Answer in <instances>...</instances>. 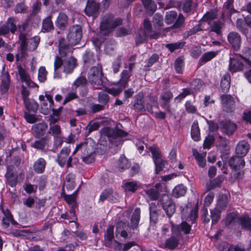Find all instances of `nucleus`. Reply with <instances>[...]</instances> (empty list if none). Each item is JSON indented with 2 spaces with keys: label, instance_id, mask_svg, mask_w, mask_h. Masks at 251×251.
<instances>
[{
  "label": "nucleus",
  "instance_id": "obj_45",
  "mask_svg": "<svg viewBox=\"0 0 251 251\" xmlns=\"http://www.w3.org/2000/svg\"><path fill=\"white\" fill-rule=\"evenodd\" d=\"M187 188L183 184H179L176 186L173 190V195L176 198L183 196L186 192Z\"/></svg>",
  "mask_w": 251,
  "mask_h": 251
},
{
  "label": "nucleus",
  "instance_id": "obj_25",
  "mask_svg": "<svg viewBox=\"0 0 251 251\" xmlns=\"http://www.w3.org/2000/svg\"><path fill=\"white\" fill-rule=\"evenodd\" d=\"M140 209L136 208L130 219L129 228L133 230L137 229L140 220Z\"/></svg>",
  "mask_w": 251,
  "mask_h": 251
},
{
  "label": "nucleus",
  "instance_id": "obj_13",
  "mask_svg": "<svg viewBox=\"0 0 251 251\" xmlns=\"http://www.w3.org/2000/svg\"><path fill=\"white\" fill-rule=\"evenodd\" d=\"M173 97V93L170 91H167L163 93L160 98L161 106L171 115L173 112L171 109L170 100Z\"/></svg>",
  "mask_w": 251,
  "mask_h": 251
},
{
  "label": "nucleus",
  "instance_id": "obj_40",
  "mask_svg": "<svg viewBox=\"0 0 251 251\" xmlns=\"http://www.w3.org/2000/svg\"><path fill=\"white\" fill-rule=\"evenodd\" d=\"M130 164L124 155H122L117 161V168L120 171H123L129 167Z\"/></svg>",
  "mask_w": 251,
  "mask_h": 251
},
{
  "label": "nucleus",
  "instance_id": "obj_63",
  "mask_svg": "<svg viewBox=\"0 0 251 251\" xmlns=\"http://www.w3.org/2000/svg\"><path fill=\"white\" fill-rule=\"evenodd\" d=\"M61 129L60 126L58 125L51 126L50 127L48 133L51 134L53 137L61 135Z\"/></svg>",
  "mask_w": 251,
  "mask_h": 251
},
{
  "label": "nucleus",
  "instance_id": "obj_42",
  "mask_svg": "<svg viewBox=\"0 0 251 251\" xmlns=\"http://www.w3.org/2000/svg\"><path fill=\"white\" fill-rule=\"evenodd\" d=\"M17 21L14 17L9 18L4 25L7 26L8 31L12 34H14L17 30V26L16 25Z\"/></svg>",
  "mask_w": 251,
  "mask_h": 251
},
{
  "label": "nucleus",
  "instance_id": "obj_54",
  "mask_svg": "<svg viewBox=\"0 0 251 251\" xmlns=\"http://www.w3.org/2000/svg\"><path fill=\"white\" fill-rule=\"evenodd\" d=\"M228 144L229 141L226 138L220 135H218L216 141V146L218 148L224 149L227 146Z\"/></svg>",
  "mask_w": 251,
  "mask_h": 251
},
{
  "label": "nucleus",
  "instance_id": "obj_51",
  "mask_svg": "<svg viewBox=\"0 0 251 251\" xmlns=\"http://www.w3.org/2000/svg\"><path fill=\"white\" fill-rule=\"evenodd\" d=\"M152 23L155 28H161L164 25L163 16L160 14H155L153 17Z\"/></svg>",
  "mask_w": 251,
  "mask_h": 251
},
{
  "label": "nucleus",
  "instance_id": "obj_36",
  "mask_svg": "<svg viewBox=\"0 0 251 251\" xmlns=\"http://www.w3.org/2000/svg\"><path fill=\"white\" fill-rule=\"evenodd\" d=\"M114 239V226H110L104 234V244L106 246H110L111 242Z\"/></svg>",
  "mask_w": 251,
  "mask_h": 251
},
{
  "label": "nucleus",
  "instance_id": "obj_31",
  "mask_svg": "<svg viewBox=\"0 0 251 251\" xmlns=\"http://www.w3.org/2000/svg\"><path fill=\"white\" fill-rule=\"evenodd\" d=\"M51 15H49L43 20L42 26V32H48L54 29V25L51 21Z\"/></svg>",
  "mask_w": 251,
  "mask_h": 251
},
{
  "label": "nucleus",
  "instance_id": "obj_20",
  "mask_svg": "<svg viewBox=\"0 0 251 251\" xmlns=\"http://www.w3.org/2000/svg\"><path fill=\"white\" fill-rule=\"evenodd\" d=\"M76 65V59L71 56L63 60V72L66 74L71 73Z\"/></svg>",
  "mask_w": 251,
  "mask_h": 251
},
{
  "label": "nucleus",
  "instance_id": "obj_57",
  "mask_svg": "<svg viewBox=\"0 0 251 251\" xmlns=\"http://www.w3.org/2000/svg\"><path fill=\"white\" fill-rule=\"evenodd\" d=\"M236 27L237 29L243 34H247L248 29L247 27L246 19L244 20L242 19H238L236 21Z\"/></svg>",
  "mask_w": 251,
  "mask_h": 251
},
{
  "label": "nucleus",
  "instance_id": "obj_60",
  "mask_svg": "<svg viewBox=\"0 0 251 251\" xmlns=\"http://www.w3.org/2000/svg\"><path fill=\"white\" fill-rule=\"evenodd\" d=\"M109 97L105 92H100L99 93L98 96V100L100 104L105 106L108 102Z\"/></svg>",
  "mask_w": 251,
  "mask_h": 251
},
{
  "label": "nucleus",
  "instance_id": "obj_56",
  "mask_svg": "<svg viewBox=\"0 0 251 251\" xmlns=\"http://www.w3.org/2000/svg\"><path fill=\"white\" fill-rule=\"evenodd\" d=\"M222 182V178L220 177H217L206 185V189L208 191H210L216 187H219L221 186Z\"/></svg>",
  "mask_w": 251,
  "mask_h": 251
},
{
  "label": "nucleus",
  "instance_id": "obj_55",
  "mask_svg": "<svg viewBox=\"0 0 251 251\" xmlns=\"http://www.w3.org/2000/svg\"><path fill=\"white\" fill-rule=\"evenodd\" d=\"M185 43V42L179 41L174 43L167 44L165 45V47L172 52L176 50L182 48Z\"/></svg>",
  "mask_w": 251,
  "mask_h": 251
},
{
  "label": "nucleus",
  "instance_id": "obj_18",
  "mask_svg": "<svg viewBox=\"0 0 251 251\" xmlns=\"http://www.w3.org/2000/svg\"><path fill=\"white\" fill-rule=\"evenodd\" d=\"M228 165L232 170H242L245 165V162L243 157L236 155L231 157L228 161Z\"/></svg>",
  "mask_w": 251,
  "mask_h": 251
},
{
  "label": "nucleus",
  "instance_id": "obj_53",
  "mask_svg": "<svg viewBox=\"0 0 251 251\" xmlns=\"http://www.w3.org/2000/svg\"><path fill=\"white\" fill-rule=\"evenodd\" d=\"M228 203V197L225 194H222L219 196L218 202L216 207L220 209L224 210Z\"/></svg>",
  "mask_w": 251,
  "mask_h": 251
},
{
  "label": "nucleus",
  "instance_id": "obj_39",
  "mask_svg": "<svg viewBox=\"0 0 251 251\" xmlns=\"http://www.w3.org/2000/svg\"><path fill=\"white\" fill-rule=\"evenodd\" d=\"M96 56L90 50H86L83 56V60L85 64L91 65L96 61Z\"/></svg>",
  "mask_w": 251,
  "mask_h": 251
},
{
  "label": "nucleus",
  "instance_id": "obj_11",
  "mask_svg": "<svg viewBox=\"0 0 251 251\" xmlns=\"http://www.w3.org/2000/svg\"><path fill=\"white\" fill-rule=\"evenodd\" d=\"M50 139V137L49 136H45L31 143V147L45 152L50 151L49 149L51 144Z\"/></svg>",
  "mask_w": 251,
  "mask_h": 251
},
{
  "label": "nucleus",
  "instance_id": "obj_37",
  "mask_svg": "<svg viewBox=\"0 0 251 251\" xmlns=\"http://www.w3.org/2000/svg\"><path fill=\"white\" fill-rule=\"evenodd\" d=\"M191 135L194 141H198L200 140V130L197 121H194L192 125Z\"/></svg>",
  "mask_w": 251,
  "mask_h": 251
},
{
  "label": "nucleus",
  "instance_id": "obj_5",
  "mask_svg": "<svg viewBox=\"0 0 251 251\" xmlns=\"http://www.w3.org/2000/svg\"><path fill=\"white\" fill-rule=\"evenodd\" d=\"M29 91L27 88L22 85L21 86V94L25 108L28 111L35 112L38 110L39 105L34 100L29 98Z\"/></svg>",
  "mask_w": 251,
  "mask_h": 251
},
{
  "label": "nucleus",
  "instance_id": "obj_4",
  "mask_svg": "<svg viewBox=\"0 0 251 251\" xmlns=\"http://www.w3.org/2000/svg\"><path fill=\"white\" fill-rule=\"evenodd\" d=\"M165 22L168 25L174 23L172 28H179L184 27L185 18L182 14L177 16L176 12L171 11L166 12Z\"/></svg>",
  "mask_w": 251,
  "mask_h": 251
},
{
  "label": "nucleus",
  "instance_id": "obj_44",
  "mask_svg": "<svg viewBox=\"0 0 251 251\" xmlns=\"http://www.w3.org/2000/svg\"><path fill=\"white\" fill-rule=\"evenodd\" d=\"M63 66V61L58 56H56L54 62V76L55 78H59L61 77V75L59 71V69L62 67Z\"/></svg>",
  "mask_w": 251,
  "mask_h": 251
},
{
  "label": "nucleus",
  "instance_id": "obj_6",
  "mask_svg": "<svg viewBox=\"0 0 251 251\" xmlns=\"http://www.w3.org/2000/svg\"><path fill=\"white\" fill-rule=\"evenodd\" d=\"M150 151L152 154L155 165L156 173L158 174L165 167L166 162L162 158L161 151L158 148L154 146H151L150 148Z\"/></svg>",
  "mask_w": 251,
  "mask_h": 251
},
{
  "label": "nucleus",
  "instance_id": "obj_14",
  "mask_svg": "<svg viewBox=\"0 0 251 251\" xmlns=\"http://www.w3.org/2000/svg\"><path fill=\"white\" fill-rule=\"evenodd\" d=\"M237 127L235 123L229 120H224L220 123V128L221 131L228 136L233 135Z\"/></svg>",
  "mask_w": 251,
  "mask_h": 251
},
{
  "label": "nucleus",
  "instance_id": "obj_35",
  "mask_svg": "<svg viewBox=\"0 0 251 251\" xmlns=\"http://www.w3.org/2000/svg\"><path fill=\"white\" fill-rule=\"evenodd\" d=\"M179 243V238L172 235L169 238L166 239L165 246L170 250H174L178 246Z\"/></svg>",
  "mask_w": 251,
  "mask_h": 251
},
{
  "label": "nucleus",
  "instance_id": "obj_19",
  "mask_svg": "<svg viewBox=\"0 0 251 251\" xmlns=\"http://www.w3.org/2000/svg\"><path fill=\"white\" fill-rule=\"evenodd\" d=\"M144 95L143 92L138 93L134 97L133 107L134 109L138 111H144L146 110Z\"/></svg>",
  "mask_w": 251,
  "mask_h": 251
},
{
  "label": "nucleus",
  "instance_id": "obj_17",
  "mask_svg": "<svg viewBox=\"0 0 251 251\" xmlns=\"http://www.w3.org/2000/svg\"><path fill=\"white\" fill-rule=\"evenodd\" d=\"M227 40L234 50H239L241 45V37L236 32H230L227 36Z\"/></svg>",
  "mask_w": 251,
  "mask_h": 251
},
{
  "label": "nucleus",
  "instance_id": "obj_61",
  "mask_svg": "<svg viewBox=\"0 0 251 251\" xmlns=\"http://www.w3.org/2000/svg\"><path fill=\"white\" fill-rule=\"evenodd\" d=\"M138 186L136 182H127L125 184L124 188L125 191L134 193L138 189Z\"/></svg>",
  "mask_w": 251,
  "mask_h": 251
},
{
  "label": "nucleus",
  "instance_id": "obj_62",
  "mask_svg": "<svg viewBox=\"0 0 251 251\" xmlns=\"http://www.w3.org/2000/svg\"><path fill=\"white\" fill-rule=\"evenodd\" d=\"M28 10V7L25 5L24 2H21L16 4L14 9L15 13H26Z\"/></svg>",
  "mask_w": 251,
  "mask_h": 251
},
{
  "label": "nucleus",
  "instance_id": "obj_34",
  "mask_svg": "<svg viewBox=\"0 0 251 251\" xmlns=\"http://www.w3.org/2000/svg\"><path fill=\"white\" fill-rule=\"evenodd\" d=\"M113 190L111 188L104 189L100 195L99 201L101 202H103L106 200L113 201Z\"/></svg>",
  "mask_w": 251,
  "mask_h": 251
},
{
  "label": "nucleus",
  "instance_id": "obj_12",
  "mask_svg": "<svg viewBox=\"0 0 251 251\" xmlns=\"http://www.w3.org/2000/svg\"><path fill=\"white\" fill-rule=\"evenodd\" d=\"M59 42V53L60 57H66L72 56L73 51V48L70 46L66 44L65 39L63 38H60L58 40Z\"/></svg>",
  "mask_w": 251,
  "mask_h": 251
},
{
  "label": "nucleus",
  "instance_id": "obj_27",
  "mask_svg": "<svg viewBox=\"0 0 251 251\" xmlns=\"http://www.w3.org/2000/svg\"><path fill=\"white\" fill-rule=\"evenodd\" d=\"M160 186V183H157L154 187L145 191L146 194L151 200L155 201L158 199L160 194L159 188Z\"/></svg>",
  "mask_w": 251,
  "mask_h": 251
},
{
  "label": "nucleus",
  "instance_id": "obj_64",
  "mask_svg": "<svg viewBox=\"0 0 251 251\" xmlns=\"http://www.w3.org/2000/svg\"><path fill=\"white\" fill-rule=\"evenodd\" d=\"M48 72L45 67H40L38 70V78L41 82H44L47 79Z\"/></svg>",
  "mask_w": 251,
  "mask_h": 251
},
{
  "label": "nucleus",
  "instance_id": "obj_16",
  "mask_svg": "<svg viewBox=\"0 0 251 251\" xmlns=\"http://www.w3.org/2000/svg\"><path fill=\"white\" fill-rule=\"evenodd\" d=\"M48 125L45 122L33 125L31 128L33 136L37 138L45 135L48 129Z\"/></svg>",
  "mask_w": 251,
  "mask_h": 251
},
{
  "label": "nucleus",
  "instance_id": "obj_10",
  "mask_svg": "<svg viewBox=\"0 0 251 251\" xmlns=\"http://www.w3.org/2000/svg\"><path fill=\"white\" fill-rule=\"evenodd\" d=\"M71 149L69 147H64L57 155L56 161L59 165L63 167L66 164L67 168L72 167V158L70 156Z\"/></svg>",
  "mask_w": 251,
  "mask_h": 251
},
{
  "label": "nucleus",
  "instance_id": "obj_24",
  "mask_svg": "<svg viewBox=\"0 0 251 251\" xmlns=\"http://www.w3.org/2000/svg\"><path fill=\"white\" fill-rule=\"evenodd\" d=\"M56 26L60 29L66 28L68 24V17L64 12H60L55 22Z\"/></svg>",
  "mask_w": 251,
  "mask_h": 251
},
{
  "label": "nucleus",
  "instance_id": "obj_21",
  "mask_svg": "<svg viewBox=\"0 0 251 251\" xmlns=\"http://www.w3.org/2000/svg\"><path fill=\"white\" fill-rule=\"evenodd\" d=\"M100 4L94 1L88 0L84 12L88 16H92L99 12Z\"/></svg>",
  "mask_w": 251,
  "mask_h": 251
},
{
  "label": "nucleus",
  "instance_id": "obj_28",
  "mask_svg": "<svg viewBox=\"0 0 251 251\" xmlns=\"http://www.w3.org/2000/svg\"><path fill=\"white\" fill-rule=\"evenodd\" d=\"M46 164V161L43 158H39L34 163V171L37 174L43 173L45 170Z\"/></svg>",
  "mask_w": 251,
  "mask_h": 251
},
{
  "label": "nucleus",
  "instance_id": "obj_1",
  "mask_svg": "<svg viewBox=\"0 0 251 251\" xmlns=\"http://www.w3.org/2000/svg\"><path fill=\"white\" fill-rule=\"evenodd\" d=\"M100 138L99 141L101 145L104 146L107 145L106 138H108L110 143L117 147L122 142L121 138L126 137L128 135L126 132L118 127L113 128L109 127H104L100 130Z\"/></svg>",
  "mask_w": 251,
  "mask_h": 251
},
{
  "label": "nucleus",
  "instance_id": "obj_52",
  "mask_svg": "<svg viewBox=\"0 0 251 251\" xmlns=\"http://www.w3.org/2000/svg\"><path fill=\"white\" fill-rule=\"evenodd\" d=\"M223 210L216 207L212 210H211L210 217L212 219V225H215L219 220L221 217V212Z\"/></svg>",
  "mask_w": 251,
  "mask_h": 251
},
{
  "label": "nucleus",
  "instance_id": "obj_22",
  "mask_svg": "<svg viewBox=\"0 0 251 251\" xmlns=\"http://www.w3.org/2000/svg\"><path fill=\"white\" fill-rule=\"evenodd\" d=\"M244 68V64L238 59L236 58H230L228 70L231 73L242 71Z\"/></svg>",
  "mask_w": 251,
  "mask_h": 251
},
{
  "label": "nucleus",
  "instance_id": "obj_9",
  "mask_svg": "<svg viewBox=\"0 0 251 251\" xmlns=\"http://www.w3.org/2000/svg\"><path fill=\"white\" fill-rule=\"evenodd\" d=\"M159 202L169 217H171L176 211V205L171 198L166 194L162 195Z\"/></svg>",
  "mask_w": 251,
  "mask_h": 251
},
{
  "label": "nucleus",
  "instance_id": "obj_48",
  "mask_svg": "<svg viewBox=\"0 0 251 251\" xmlns=\"http://www.w3.org/2000/svg\"><path fill=\"white\" fill-rule=\"evenodd\" d=\"M79 151L81 152L83 155H88V154L94 152L93 148L88 145V142L84 141L83 143L79 144Z\"/></svg>",
  "mask_w": 251,
  "mask_h": 251
},
{
  "label": "nucleus",
  "instance_id": "obj_49",
  "mask_svg": "<svg viewBox=\"0 0 251 251\" xmlns=\"http://www.w3.org/2000/svg\"><path fill=\"white\" fill-rule=\"evenodd\" d=\"M42 3L40 1H36L34 2L31 7V12L28 16L27 20L29 21L30 19L33 17L36 16L41 11Z\"/></svg>",
  "mask_w": 251,
  "mask_h": 251
},
{
  "label": "nucleus",
  "instance_id": "obj_3",
  "mask_svg": "<svg viewBox=\"0 0 251 251\" xmlns=\"http://www.w3.org/2000/svg\"><path fill=\"white\" fill-rule=\"evenodd\" d=\"M103 73L102 67L100 64L90 68L88 73V81L97 89H100L103 85Z\"/></svg>",
  "mask_w": 251,
  "mask_h": 251
},
{
  "label": "nucleus",
  "instance_id": "obj_33",
  "mask_svg": "<svg viewBox=\"0 0 251 251\" xmlns=\"http://www.w3.org/2000/svg\"><path fill=\"white\" fill-rule=\"evenodd\" d=\"M230 86V76L229 73H226L222 77L221 87L223 92H227Z\"/></svg>",
  "mask_w": 251,
  "mask_h": 251
},
{
  "label": "nucleus",
  "instance_id": "obj_8",
  "mask_svg": "<svg viewBox=\"0 0 251 251\" xmlns=\"http://www.w3.org/2000/svg\"><path fill=\"white\" fill-rule=\"evenodd\" d=\"M221 103L223 111L232 113L235 110V101L230 95L223 94L220 96Z\"/></svg>",
  "mask_w": 251,
  "mask_h": 251
},
{
  "label": "nucleus",
  "instance_id": "obj_59",
  "mask_svg": "<svg viewBox=\"0 0 251 251\" xmlns=\"http://www.w3.org/2000/svg\"><path fill=\"white\" fill-rule=\"evenodd\" d=\"M24 117L25 121L30 124H34L40 121L38 117L27 111L24 112Z\"/></svg>",
  "mask_w": 251,
  "mask_h": 251
},
{
  "label": "nucleus",
  "instance_id": "obj_23",
  "mask_svg": "<svg viewBox=\"0 0 251 251\" xmlns=\"http://www.w3.org/2000/svg\"><path fill=\"white\" fill-rule=\"evenodd\" d=\"M250 149V145L246 141H241L236 145L235 148L236 153L240 157L245 156Z\"/></svg>",
  "mask_w": 251,
  "mask_h": 251
},
{
  "label": "nucleus",
  "instance_id": "obj_29",
  "mask_svg": "<svg viewBox=\"0 0 251 251\" xmlns=\"http://www.w3.org/2000/svg\"><path fill=\"white\" fill-rule=\"evenodd\" d=\"M20 45L19 50L21 53V57H25L27 50V35L26 34L19 35Z\"/></svg>",
  "mask_w": 251,
  "mask_h": 251
},
{
  "label": "nucleus",
  "instance_id": "obj_46",
  "mask_svg": "<svg viewBox=\"0 0 251 251\" xmlns=\"http://www.w3.org/2000/svg\"><path fill=\"white\" fill-rule=\"evenodd\" d=\"M142 2L148 13L152 14L155 11L157 6L152 0H142Z\"/></svg>",
  "mask_w": 251,
  "mask_h": 251
},
{
  "label": "nucleus",
  "instance_id": "obj_43",
  "mask_svg": "<svg viewBox=\"0 0 251 251\" xmlns=\"http://www.w3.org/2000/svg\"><path fill=\"white\" fill-rule=\"evenodd\" d=\"M217 51H210L204 53L199 60L200 65H202L206 62L210 61L217 54Z\"/></svg>",
  "mask_w": 251,
  "mask_h": 251
},
{
  "label": "nucleus",
  "instance_id": "obj_2",
  "mask_svg": "<svg viewBox=\"0 0 251 251\" xmlns=\"http://www.w3.org/2000/svg\"><path fill=\"white\" fill-rule=\"evenodd\" d=\"M122 23L123 20L121 18H114V15L111 14H106L101 20L100 26V31L105 35H108Z\"/></svg>",
  "mask_w": 251,
  "mask_h": 251
},
{
  "label": "nucleus",
  "instance_id": "obj_47",
  "mask_svg": "<svg viewBox=\"0 0 251 251\" xmlns=\"http://www.w3.org/2000/svg\"><path fill=\"white\" fill-rule=\"evenodd\" d=\"M131 75L127 71L124 70L121 74V78L118 83L123 88H126L129 81L130 77Z\"/></svg>",
  "mask_w": 251,
  "mask_h": 251
},
{
  "label": "nucleus",
  "instance_id": "obj_30",
  "mask_svg": "<svg viewBox=\"0 0 251 251\" xmlns=\"http://www.w3.org/2000/svg\"><path fill=\"white\" fill-rule=\"evenodd\" d=\"M2 82L0 85V90L2 93H6L9 89L10 83V76L6 72L2 75Z\"/></svg>",
  "mask_w": 251,
  "mask_h": 251
},
{
  "label": "nucleus",
  "instance_id": "obj_50",
  "mask_svg": "<svg viewBox=\"0 0 251 251\" xmlns=\"http://www.w3.org/2000/svg\"><path fill=\"white\" fill-rule=\"evenodd\" d=\"M128 226V224L125 222L120 221L116 225V231L120 233L121 236L124 238L127 237V232L124 230V228Z\"/></svg>",
  "mask_w": 251,
  "mask_h": 251
},
{
  "label": "nucleus",
  "instance_id": "obj_58",
  "mask_svg": "<svg viewBox=\"0 0 251 251\" xmlns=\"http://www.w3.org/2000/svg\"><path fill=\"white\" fill-rule=\"evenodd\" d=\"M65 179V185L67 189L68 190H73L75 186L74 176L71 175H68L66 176Z\"/></svg>",
  "mask_w": 251,
  "mask_h": 251
},
{
  "label": "nucleus",
  "instance_id": "obj_26",
  "mask_svg": "<svg viewBox=\"0 0 251 251\" xmlns=\"http://www.w3.org/2000/svg\"><path fill=\"white\" fill-rule=\"evenodd\" d=\"M234 11L233 8V0H227L223 6L222 18L224 19L226 17H229Z\"/></svg>",
  "mask_w": 251,
  "mask_h": 251
},
{
  "label": "nucleus",
  "instance_id": "obj_7",
  "mask_svg": "<svg viewBox=\"0 0 251 251\" xmlns=\"http://www.w3.org/2000/svg\"><path fill=\"white\" fill-rule=\"evenodd\" d=\"M82 37V28L80 25H74L70 28L67 35V39L70 45H75L78 44Z\"/></svg>",
  "mask_w": 251,
  "mask_h": 251
},
{
  "label": "nucleus",
  "instance_id": "obj_41",
  "mask_svg": "<svg viewBox=\"0 0 251 251\" xmlns=\"http://www.w3.org/2000/svg\"><path fill=\"white\" fill-rule=\"evenodd\" d=\"M149 35L143 31L142 29L137 30L135 38V44L136 46L143 44L148 39Z\"/></svg>",
  "mask_w": 251,
  "mask_h": 251
},
{
  "label": "nucleus",
  "instance_id": "obj_38",
  "mask_svg": "<svg viewBox=\"0 0 251 251\" xmlns=\"http://www.w3.org/2000/svg\"><path fill=\"white\" fill-rule=\"evenodd\" d=\"M238 222L243 229L251 230V218L247 216L240 217L238 218Z\"/></svg>",
  "mask_w": 251,
  "mask_h": 251
},
{
  "label": "nucleus",
  "instance_id": "obj_32",
  "mask_svg": "<svg viewBox=\"0 0 251 251\" xmlns=\"http://www.w3.org/2000/svg\"><path fill=\"white\" fill-rule=\"evenodd\" d=\"M236 55L241 57L251 67V61L250 60L251 58V48L245 47L242 50V53H237Z\"/></svg>",
  "mask_w": 251,
  "mask_h": 251
},
{
  "label": "nucleus",
  "instance_id": "obj_15",
  "mask_svg": "<svg viewBox=\"0 0 251 251\" xmlns=\"http://www.w3.org/2000/svg\"><path fill=\"white\" fill-rule=\"evenodd\" d=\"M18 74L22 82H25L30 88H38V85L32 81L27 72L20 65L17 66Z\"/></svg>",
  "mask_w": 251,
  "mask_h": 251
}]
</instances>
